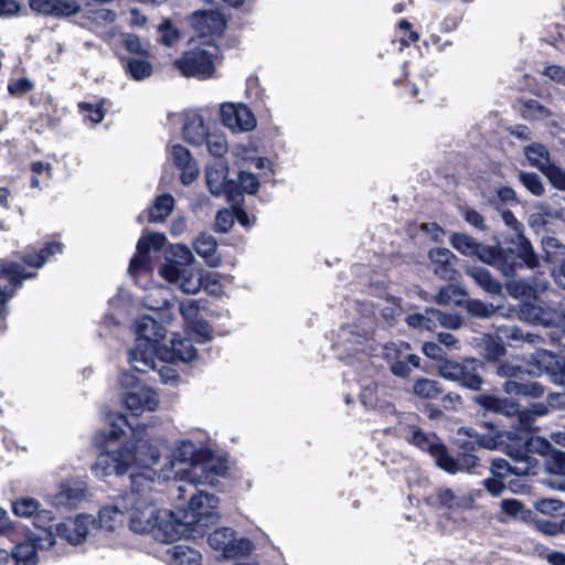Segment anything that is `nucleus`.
<instances>
[{
    "label": "nucleus",
    "mask_w": 565,
    "mask_h": 565,
    "mask_svg": "<svg viewBox=\"0 0 565 565\" xmlns=\"http://www.w3.org/2000/svg\"><path fill=\"white\" fill-rule=\"evenodd\" d=\"M161 444L146 425H138L119 449L102 452L92 470L103 479L139 469L131 472V491L125 493L127 526L136 534L150 533L156 541L170 544L182 537L183 524L171 510L158 508L149 495L156 476L150 468L159 462Z\"/></svg>",
    "instance_id": "obj_1"
},
{
    "label": "nucleus",
    "mask_w": 565,
    "mask_h": 565,
    "mask_svg": "<svg viewBox=\"0 0 565 565\" xmlns=\"http://www.w3.org/2000/svg\"><path fill=\"white\" fill-rule=\"evenodd\" d=\"M171 258L159 268V275L167 281L174 284L183 294L195 295L200 287V280L195 277V270L191 267L195 258L191 249L181 244L170 247Z\"/></svg>",
    "instance_id": "obj_2"
},
{
    "label": "nucleus",
    "mask_w": 565,
    "mask_h": 565,
    "mask_svg": "<svg viewBox=\"0 0 565 565\" xmlns=\"http://www.w3.org/2000/svg\"><path fill=\"white\" fill-rule=\"evenodd\" d=\"M217 56L218 47L211 40H191L190 49L174 61V66L185 77L204 79L213 76Z\"/></svg>",
    "instance_id": "obj_3"
},
{
    "label": "nucleus",
    "mask_w": 565,
    "mask_h": 565,
    "mask_svg": "<svg viewBox=\"0 0 565 565\" xmlns=\"http://www.w3.org/2000/svg\"><path fill=\"white\" fill-rule=\"evenodd\" d=\"M451 246L465 256H476L480 260L497 266L505 276H511L518 265L514 250H504L478 243L463 233H456L450 237Z\"/></svg>",
    "instance_id": "obj_4"
},
{
    "label": "nucleus",
    "mask_w": 565,
    "mask_h": 565,
    "mask_svg": "<svg viewBox=\"0 0 565 565\" xmlns=\"http://www.w3.org/2000/svg\"><path fill=\"white\" fill-rule=\"evenodd\" d=\"M191 493L189 507L182 519L178 518L180 524H183L182 537L194 536V533H201V529L215 523L220 519L218 499L202 490H195Z\"/></svg>",
    "instance_id": "obj_5"
},
{
    "label": "nucleus",
    "mask_w": 565,
    "mask_h": 565,
    "mask_svg": "<svg viewBox=\"0 0 565 565\" xmlns=\"http://www.w3.org/2000/svg\"><path fill=\"white\" fill-rule=\"evenodd\" d=\"M122 392V403L132 416L153 412L159 406L158 394L149 386L140 383L134 375L122 372L119 375Z\"/></svg>",
    "instance_id": "obj_6"
},
{
    "label": "nucleus",
    "mask_w": 565,
    "mask_h": 565,
    "mask_svg": "<svg viewBox=\"0 0 565 565\" xmlns=\"http://www.w3.org/2000/svg\"><path fill=\"white\" fill-rule=\"evenodd\" d=\"M225 472L226 466L224 462L205 452L199 460L192 462L177 480H184L190 488L198 490L196 486L214 484L217 478L224 476Z\"/></svg>",
    "instance_id": "obj_7"
},
{
    "label": "nucleus",
    "mask_w": 565,
    "mask_h": 565,
    "mask_svg": "<svg viewBox=\"0 0 565 565\" xmlns=\"http://www.w3.org/2000/svg\"><path fill=\"white\" fill-rule=\"evenodd\" d=\"M166 244V236L160 233H149L143 235L137 243V254L132 257L129 265V274L137 284H141V278H147L150 271L151 250H160Z\"/></svg>",
    "instance_id": "obj_8"
},
{
    "label": "nucleus",
    "mask_w": 565,
    "mask_h": 565,
    "mask_svg": "<svg viewBox=\"0 0 565 565\" xmlns=\"http://www.w3.org/2000/svg\"><path fill=\"white\" fill-rule=\"evenodd\" d=\"M481 364L476 360H467L462 363L445 361L439 366V375L445 380L458 382L462 386L479 391L483 383L479 369Z\"/></svg>",
    "instance_id": "obj_9"
},
{
    "label": "nucleus",
    "mask_w": 565,
    "mask_h": 565,
    "mask_svg": "<svg viewBox=\"0 0 565 565\" xmlns=\"http://www.w3.org/2000/svg\"><path fill=\"white\" fill-rule=\"evenodd\" d=\"M205 451L200 449L194 443L190 440H180L169 460V462L161 469L159 478L163 480H177L181 473H184L186 468L203 456Z\"/></svg>",
    "instance_id": "obj_10"
},
{
    "label": "nucleus",
    "mask_w": 565,
    "mask_h": 565,
    "mask_svg": "<svg viewBox=\"0 0 565 565\" xmlns=\"http://www.w3.org/2000/svg\"><path fill=\"white\" fill-rule=\"evenodd\" d=\"M408 441L424 451H428L436 463L447 472L455 473L459 470L457 462L448 455L445 446L434 435H426L419 428H413Z\"/></svg>",
    "instance_id": "obj_11"
},
{
    "label": "nucleus",
    "mask_w": 565,
    "mask_h": 565,
    "mask_svg": "<svg viewBox=\"0 0 565 565\" xmlns=\"http://www.w3.org/2000/svg\"><path fill=\"white\" fill-rule=\"evenodd\" d=\"M207 542L213 550L221 551L226 558L245 556L249 554L253 548V544L249 540L236 539L234 531L230 527L215 530L209 535Z\"/></svg>",
    "instance_id": "obj_12"
},
{
    "label": "nucleus",
    "mask_w": 565,
    "mask_h": 565,
    "mask_svg": "<svg viewBox=\"0 0 565 565\" xmlns=\"http://www.w3.org/2000/svg\"><path fill=\"white\" fill-rule=\"evenodd\" d=\"M32 277H34V273L28 271L20 264L0 260V317L6 311L7 301L12 297L22 280Z\"/></svg>",
    "instance_id": "obj_13"
},
{
    "label": "nucleus",
    "mask_w": 565,
    "mask_h": 565,
    "mask_svg": "<svg viewBox=\"0 0 565 565\" xmlns=\"http://www.w3.org/2000/svg\"><path fill=\"white\" fill-rule=\"evenodd\" d=\"M220 113L223 125L233 132H249L256 128L255 115L242 103H223Z\"/></svg>",
    "instance_id": "obj_14"
},
{
    "label": "nucleus",
    "mask_w": 565,
    "mask_h": 565,
    "mask_svg": "<svg viewBox=\"0 0 565 565\" xmlns=\"http://www.w3.org/2000/svg\"><path fill=\"white\" fill-rule=\"evenodd\" d=\"M529 433L522 431V429H515L513 431H509V438L512 440H516L521 448L515 449V451H510V456H512L519 463L529 465L530 470L533 468L530 454L537 452L541 455H545L550 451L551 445L547 440L537 437V436H527Z\"/></svg>",
    "instance_id": "obj_15"
},
{
    "label": "nucleus",
    "mask_w": 565,
    "mask_h": 565,
    "mask_svg": "<svg viewBox=\"0 0 565 565\" xmlns=\"http://www.w3.org/2000/svg\"><path fill=\"white\" fill-rule=\"evenodd\" d=\"M161 348L145 339H137L135 347L128 352V362L138 372L156 370L158 362H167L160 358Z\"/></svg>",
    "instance_id": "obj_16"
},
{
    "label": "nucleus",
    "mask_w": 565,
    "mask_h": 565,
    "mask_svg": "<svg viewBox=\"0 0 565 565\" xmlns=\"http://www.w3.org/2000/svg\"><path fill=\"white\" fill-rule=\"evenodd\" d=\"M89 6L88 0H29V7L32 11L50 15L57 19L70 18L76 15L82 6Z\"/></svg>",
    "instance_id": "obj_17"
},
{
    "label": "nucleus",
    "mask_w": 565,
    "mask_h": 565,
    "mask_svg": "<svg viewBox=\"0 0 565 565\" xmlns=\"http://www.w3.org/2000/svg\"><path fill=\"white\" fill-rule=\"evenodd\" d=\"M96 519L90 514H78L74 519H68L55 526L56 536L65 539L70 544L78 545L83 543Z\"/></svg>",
    "instance_id": "obj_18"
},
{
    "label": "nucleus",
    "mask_w": 565,
    "mask_h": 565,
    "mask_svg": "<svg viewBox=\"0 0 565 565\" xmlns=\"http://www.w3.org/2000/svg\"><path fill=\"white\" fill-rule=\"evenodd\" d=\"M168 160L180 170L182 184L189 185L198 179L200 174L199 164L184 146L172 145L168 150Z\"/></svg>",
    "instance_id": "obj_19"
},
{
    "label": "nucleus",
    "mask_w": 565,
    "mask_h": 565,
    "mask_svg": "<svg viewBox=\"0 0 565 565\" xmlns=\"http://www.w3.org/2000/svg\"><path fill=\"white\" fill-rule=\"evenodd\" d=\"M192 25L199 33L195 39L198 42L211 40L214 43L212 36L222 34L225 29V20L217 11H202L193 14Z\"/></svg>",
    "instance_id": "obj_20"
},
{
    "label": "nucleus",
    "mask_w": 565,
    "mask_h": 565,
    "mask_svg": "<svg viewBox=\"0 0 565 565\" xmlns=\"http://www.w3.org/2000/svg\"><path fill=\"white\" fill-rule=\"evenodd\" d=\"M367 342L369 339L365 334L360 333L353 327H345L338 334L335 348L340 354L347 353L349 356L350 354L361 353L364 356L373 351Z\"/></svg>",
    "instance_id": "obj_21"
},
{
    "label": "nucleus",
    "mask_w": 565,
    "mask_h": 565,
    "mask_svg": "<svg viewBox=\"0 0 565 565\" xmlns=\"http://www.w3.org/2000/svg\"><path fill=\"white\" fill-rule=\"evenodd\" d=\"M87 486L82 480H70L60 486L58 492L51 497L50 502L54 507L74 508L86 500Z\"/></svg>",
    "instance_id": "obj_22"
},
{
    "label": "nucleus",
    "mask_w": 565,
    "mask_h": 565,
    "mask_svg": "<svg viewBox=\"0 0 565 565\" xmlns=\"http://www.w3.org/2000/svg\"><path fill=\"white\" fill-rule=\"evenodd\" d=\"M228 168L225 161L216 160L205 169L206 185L213 195L232 196L234 184L227 179Z\"/></svg>",
    "instance_id": "obj_23"
},
{
    "label": "nucleus",
    "mask_w": 565,
    "mask_h": 565,
    "mask_svg": "<svg viewBox=\"0 0 565 565\" xmlns=\"http://www.w3.org/2000/svg\"><path fill=\"white\" fill-rule=\"evenodd\" d=\"M125 520V494L117 497L113 503L104 505L98 512V525L107 532H115L124 527Z\"/></svg>",
    "instance_id": "obj_24"
},
{
    "label": "nucleus",
    "mask_w": 565,
    "mask_h": 565,
    "mask_svg": "<svg viewBox=\"0 0 565 565\" xmlns=\"http://www.w3.org/2000/svg\"><path fill=\"white\" fill-rule=\"evenodd\" d=\"M504 223L510 226L516 236L515 243L516 253L519 258L529 267L535 268L539 265L536 257L530 242L522 235V224L515 218L512 212L505 211L502 213Z\"/></svg>",
    "instance_id": "obj_25"
},
{
    "label": "nucleus",
    "mask_w": 565,
    "mask_h": 565,
    "mask_svg": "<svg viewBox=\"0 0 565 565\" xmlns=\"http://www.w3.org/2000/svg\"><path fill=\"white\" fill-rule=\"evenodd\" d=\"M196 349L186 337H175L170 347H162L160 358L167 362H191L196 358Z\"/></svg>",
    "instance_id": "obj_26"
},
{
    "label": "nucleus",
    "mask_w": 565,
    "mask_h": 565,
    "mask_svg": "<svg viewBox=\"0 0 565 565\" xmlns=\"http://www.w3.org/2000/svg\"><path fill=\"white\" fill-rule=\"evenodd\" d=\"M39 537H30L15 544L10 553V563L12 565H39Z\"/></svg>",
    "instance_id": "obj_27"
},
{
    "label": "nucleus",
    "mask_w": 565,
    "mask_h": 565,
    "mask_svg": "<svg viewBox=\"0 0 565 565\" xmlns=\"http://www.w3.org/2000/svg\"><path fill=\"white\" fill-rule=\"evenodd\" d=\"M182 131L184 139L194 146L204 143L209 135L203 117L196 111L185 113Z\"/></svg>",
    "instance_id": "obj_28"
},
{
    "label": "nucleus",
    "mask_w": 565,
    "mask_h": 565,
    "mask_svg": "<svg viewBox=\"0 0 565 565\" xmlns=\"http://www.w3.org/2000/svg\"><path fill=\"white\" fill-rule=\"evenodd\" d=\"M433 504H439L450 510H467L472 505V498L462 492H455L450 488H438L429 498Z\"/></svg>",
    "instance_id": "obj_29"
},
{
    "label": "nucleus",
    "mask_w": 565,
    "mask_h": 565,
    "mask_svg": "<svg viewBox=\"0 0 565 565\" xmlns=\"http://www.w3.org/2000/svg\"><path fill=\"white\" fill-rule=\"evenodd\" d=\"M454 253L444 247H438L429 252V259L434 264V273L444 280H454L456 270L452 267L455 259Z\"/></svg>",
    "instance_id": "obj_30"
},
{
    "label": "nucleus",
    "mask_w": 565,
    "mask_h": 565,
    "mask_svg": "<svg viewBox=\"0 0 565 565\" xmlns=\"http://www.w3.org/2000/svg\"><path fill=\"white\" fill-rule=\"evenodd\" d=\"M145 295L141 297L142 305L150 310H162L168 308L173 298L172 290L163 285L145 286Z\"/></svg>",
    "instance_id": "obj_31"
},
{
    "label": "nucleus",
    "mask_w": 565,
    "mask_h": 565,
    "mask_svg": "<svg viewBox=\"0 0 565 565\" xmlns=\"http://www.w3.org/2000/svg\"><path fill=\"white\" fill-rule=\"evenodd\" d=\"M193 248L209 267L216 268L221 266L222 258L216 255L217 243L212 235L200 234L193 242Z\"/></svg>",
    "instance_id": "obj_32"
},
{
    "label": "nucleus",
    "mask_w": 565,
    "mask_h": 565,
    "mask_svg": "<svg viewBox=\"0 0 565 565\" xmlns=\"http://www.w3.org/2000/svg\"><path fill=\"white\" fill-rule=\"evenodd\" d=\"M521 318L534 324L550 326L556 322L557 313L533 302H524L520 309Z\"/></svg>",
    "instance_id": "obj_33"
},
{
    "label": "nucleus",
    "mask_w": 565,
    "mask_h": 565,
    "mask_svg": "<svg viewBox=\"0 0 565 565\" xmlns=\"http://www.w3.org/2000/svg\"><path fill=\"white\" fill-rule=\"evenodd\" d=\"M137 339H145L153 344L158 343L164 338L166 330L154 319L149 316H143L135 322Z\"/></svg>",
    "instance_id": "obj_34"
},
{
    "label": "nucleus",
    "mask_w": 565,
    "mask_h": 565,
    "mask_svg": "<svg viewBox=\"0 0 565 565\" xmlns=\"http://www.w3.org/2000/svg\"><path fill=\"white\" fill-rule=\"evenodd\" d=\"M475 402L488 411L503 414L505 416H513L519 413L518 404L509 398H498L491 395H481L476 397Z\"/></svg>",
    "instance_id": "obj_35"
},
{
    "label": "nucleus",
    "mask_w": 565,
    "mask_h": 565,
    "mask_svg": "<svg viewBox=\"0 0 565 565\" xmlns=\"http://www.w3.org/2000/svg\"><path fill=\"white\" fill-rule=\"evenodd\" d=\"M53 520L54 515L52 511L41 508L32 518L33 525L45 532L46 537L44 541L49 547L53 546L56 542V531H53L52 526Z\"/></svg>",
    "instance_id": "obj_36"
},
{
    "label": "nucleus",
    "mask_w": 565,
    "mask_h": 565,
    "mask_svg": "<svg viewBox=\"0 0 565 565\" xmlns=\"http://www.w3.org/2000/svg\"><path fill=\"white\" fill-rule=\"evenodd\" d=\"M174 199L170 194L158 196L149 210L150 222H163L173 211Z\"/></svg>",
    "instance_id": "obj_37"
},
{
    "label": "nucleus",
    "mask_w": 565,
    "mask_h": 565,
    "mask_svg": "<svg viewBox=\"0 0 565 565\" xmlns=\"http://www.w3.org/2000/svg\"><path fill=\"white\" fill-rule=\"evenodd\" d=\"M524 152L530 164L543 173L552 166L548 151L542 143H532L525 148Z\"/></svg>",
    "instance_id": "obj_38"
},
{
    "label": "nucleus",
    "mask_w": 565,
    "mask_h": 565,
    "mask_svg": "<svg viewBox=\"0 0 565 565\" xmlns=\"http://www.w3.org/2000/svg\"><path fill=\"white\" fill-rule=\"evenodd\" d=\"M174 565H200L201 554L186 545H175L169 551Z\"/></svg>",
    "instance_id": "obj_39"
},
{
    "label": "nucleus",
    "mask_w": 565,
    "mask_h": 565,
    "mask_svg": "<svg viewBox=\"0 0 565 565\" xmlns=\"http://www.w3.org/2000/svg\"><path fill=\"white\" fill-rule=\"evenodd\" d=\"M443 393L437 381L430 379H418L414 382L413 394L420 399H436Z\"/></svg>",
    "instance_id": "obj_40"
},
{
    "label": "nucleus",
    "mask_w": 565,
    "mask_h": 565,
    "mask_svg": "<svg viewBox=\"0 0 565 565\" xmlns=\"http://www.w3.org/2000/svg\"><path fill=\"white\" fill-rule=\"evenodd\" d=\"M504 391L509 395H524L531 397H541L543 395V387L539 383H518L516 381L509 380L504 384Z\"/></svg>",
    "instance_id": "obj_41"
},
{
    "label": "nucleus",
    "mask_w": 565,
    "mask_h": 565,
    "mask_svg": "<svg viewBox=\"0 0 565 565\" xmlns=\"http://www.w3.org/2000/svg\"><path fill=\"white\" fill-rule=\"evenodd\" d=\"M40 508V502L31 497H19L11 502L13 514L22 519H32Z\"/></svg>",
    "instance_id": "obj_42"
},
{
    "label": "nucleus",
    "mask_w": 565,
    "mask_h": 565,
    "mask_svg": "<svg viewBox=\"0 0 565 565\" xmlns=\"http://www.w3.org/2000/svg\"><path fill=\"white\" fill-rule=\"evenodd\" d=\"M383 392L384 390L375 383L365 385L361 392V402L369 408H384L386 401L380 396Z\"/></svg>",
    "instance_id": "obj_43"
},
{
    "label": "nucleus",
    "mask_w": 565,
    "mask_h": 565,
    "mask_svg": "<svg viewBox=\"0 0 565 565\" xmlns=\"http://www.w3.org/2000/svg\"><path fill=\"white\" fill-rule=\"evenodd\" d=\"M491 472H492V476L507 479L509 475H519V476L529 475L530 467H529V465H526V466L522 465L521 467L511 466L504 459H494L492 461Z\"/></svg>",
    "instance_id": "obj_44"
},
{
    "label": "nucleus",
    "mask_w": 565,
    "mask_h": 565,
    "mask_svg": "<svg viewBox=\"0 0 565 565\" xmlns=\"http://www.w3.org/2000/svg\"><path fill=\"white\" fill-rule=\"evenodd\" d=\"M468 273L486 291L491 294L500 292V282L493 279L488 270L483 268H472L469 269Z\"/></svg>",
    "instance_id": "obj_45"
},
{
    "label": "nucleus",
    "mask_w": 565,
    "mask_h": 565,
    "mask_svg": "<svg viewBox=\"0 0 565 565\" xmlns=\"http://www.w3.org/2000/svg\"><path fill=\"white\" fill-rule=\"evenodd\" d=\"M129 75L136 81H143L152 73V65L143 58H129L126 64Z\"/></svg>",
    "instance_id": "obj_46"
},
{
    "label": "nucleus",
    "mask_w": 565,
    "mask_h": 565,
    "mask_svg": "<svg viewBox=\"0 0 565 565\" xmlns=\"http://www.w3.org/2000/svg\"><path fill=\"white\" fill-rule=\"evenodd\" d=\"M107 420L110 428L104 435L105 440L108 443L119 439L125 433V428L128 426L127 417L122 414H110Z\"/></svg>",
    "instance_id": "obj_47"
},
{
    "label": "nucleus",
    "mask_w": 565,
    "mask_h": 565,
    "mask_svg": "<svg viewBox=\"0 0 565 565\" xmlns=\"http://www.w3.org/2000/svg\"><path fill=\"white\" fill-rule=\"evenodd\" d=\"M62 253V245L58 243H50L38 255H26L24 257V263L31 267L39 268L41 267L50 256H54L56 254Z\"/></svg>",
    "instance_id": "obj_48"
},
{
    "label": "nucleus",
    "mask_w": 565,
    "mask_h": 565,
    "mask_svg": "<svg viewBox=\"0 0 565 565\" xmlns=\"http://www.w3.org/2000/svg\"><path fill=\"white\" fill-rule=\"evenodd\" d=\"M547 412L544 404H533L530 409L519 414V425L522 431L529 433L533 429L532 423L536 416H542Z\"/></svg>",
    "instance_id": "obj_49"
},
{
    "label": "nucleus",
    "mask_w": 565,
    "mask_h": 565,
    "mask_svg": "<svg viewBox=\"0 0 565 565\" xmlns=\"http://www.w3.org/2000/svg\"><path fill=\"white\" fill-rule=\"evenodd\" d=\"M195 277H198L200 280V287L198 288V292L201 289H204L210 295H218L221 292L218 274L195 270Z\"/></svg>",
    "instance_id": "obj_50"
},
{
    "label": "nucleus",
    "mask_w": 565,
    "mask_h": 565,
    "mask_svg": "<svg viewBox=\"0 0 565 565\" xmlns=\"http://www.w3.org/2000/svg\"><path fill=\"white\" fill-rule=\"evenodd\" d=\"M433 315L434 329L441 326L448 329H458L461 327V318L454 313H445L438 309L430 308Z\"/></svg>",
    "instance_id": "obj_51"
},
{
    "label": "nucleus",
    "mask_w": 565,
    "mask_h": 565,
    "mask_svg": "<svg viewBox=\"0 0 565 565\" xmlns=\"http://www.w3.org/2000/svg\"><path fill=\"white\" fill-rule=\"evenodd\" d=\"M31 171L33 173L31 185L33 188H40L41 181L46 183L52 178V166L47 162L35 161L31 164Z\"/></svg>",
    "instance_id": "obj_52"
},
{
    "label": "nucleus",
    "mask_w": 565,
    "mask_h": 565,
    "mask_svg": "<svg viewBox=\"0 0 565 565\" xmlns=\"http://www.w3.org/2000/svg\"><path fill=\"white\" fill-rule=\"evenodd\" d=\"M463 296H465V292L462 291L461 288H459L457 286L449 285L439 290V292L435 297V300L439 305L460 303Z\"/></svg>",
    "instance_id": "obj_53"
},
{
    "label": "nucleus",
    "mask_w": 565,
    "mask_h": 565,
    "mask_svg": "<svg viewBox=\"0 0 565 565\" xmlns=\"http://www.w3.org/2000/svg\"><path fill=\"white\" fill-rule=\"evenodd\" d=\"M544 466L548 473L565 476V452L553 450L546 458Z\"/></svg>",
    "instance_id": "obj_54"
},
{
    "label": "nucleus",
    "mask_w": 565,
    "mask_h": 565,
    "mask_svg": "<svg viewBox=\"0 0 565 565\" xmlns=\"http://www.w3.org/2000/svg\"><path fill=\"white\" fill-rule=\"evenodd\" d=\"M209 152L221 158L227 151V141L224 135L221 134H209L205 140Z\"/></svg>",
    "instance_id": "obj_55"
},
{
    "label": "nucleus",
    "mask_w": 565,
    "mask_h": 565,
    "mask_svg": "<svg viewBox=\"0 0 565 565\" xmlns=\"http://www.w3.org/2000/svg\"><path fill=\"white\" fill-rule=\"evenodd\" d=\"M482 347L486 352V356L489 360H498L504 354V347L502 340L495 339L489 334L482 338Z\"/></svg>",
    "instance_id": "obj_56"
},
{
    "label": "nucleus",
    "mask_w": 565,
    "mask_h": 565,
    "mask_svg": "<svg viewBox=\"0 0 565 565\" xmlns=\"http://www.w3.org/2000/svg\"><path fill=\"white\" fill-rule=\"evenodd\" d=\"M411 350L406 342L388 343L383 348V356L391 364L397 360L404 359V355Z\"/></svg>",
    "instance_id": "obj_57"
},
{
    "label": "nucleus",
    "mask_w": 565,
    "mask_h": 565,
    "mask_svg": "<svg viewBox=\"0 0 565 565\" xmlns=\"http://www.w3.org/2000/svg\"><path fill=\"white\" fill-rule=\"evenodd\" d=\"M542 246L548 262H555L558 256L564 255L565 253V247L557 238L552 236L543 237Z\"/></svg>",
    "instance_id": "obj_58"
},
{
    "label": "nucleus",
    "mask_w": 565,
    "mask_h": 565,
    "mask_svg": "<svg viewBox=\"0 0 565 565\" xmlns=\"http://www.w3.org/2000/svg\"><path fill=\"white\" fill-rule=\"evenodd\" d=\"M498 338H500V340H507V341L534 342L536 337H534L530 333L523 334L522 331L518 327H500L498 329Z\"/></svg>",
    "instance_id": "obj_59"
},
{
    "label": "nucleus",
    "mask_w": 565,
    "mask_h": 565,
    "mask_svg": "<svg viewBox=\"0 0 565 565\" xmlns=\"http://www.w3.org/2000/svg\"><path fill=\"white\" fill-rule=\"evenodd\" d=\"M406 322L409 327L422 329V330H433V315L430 313V308L426 309L425 313H414L409 315L406 318Z\"/></svg>",
    "instance_id": "obj_60"
},
{
    "label": "nucleus",
    "mask_w": 565,
    "mask_h": 565,
    "mask_svg": "<svg viewBox=\"0 0 565 565\" xmlns=\"http://www.w3.org/2000/svg\"><path fill=\"white\" fill-rule=\"evenodd\" d=\"M34 88V83L26 77L10 81L8 92L13 97H22Z\"/></svg>",
    "instance_id": "obj_61"
},
{
    "label": "nucleus",
    "mask_w": 565,
    "mask_h": 565,
    "mask_svg": "<svg viewBox=\"0 0 565 565\" xmlns=\"http://www.w3.org/2000/svg\"><path fill=\"white\" fill-rule=\"evenodd\" d=\"M79 110L85 119L92 124H98L104 118V110L102 104L81 103Z\"/></svg>",
    "instance_id": "obj_62"
},
{
    "label": "nucleus",
    "mask_w": 565,
    "mask_h": 565,
    "mask_svg": "<svg viewBox=\"0 0 565 565\" xmlns=\"http://www.w3.org/2000/svg\"><path fill=\"white\" fill-rule=\"evenodd\" d=\"M231 152L239 162H252L256 159L257 149L252 143H237Z\"/></svg>",
    "instance_id": "obj_63"
},
{
    "label": "nucleus",
    "mask_w": 565,
    "mask_h": 565,
    "mask_svg": "<svg viewBox=\"0 0 565 565\" xmlns=\"http://www.w3.org/2000/svg\"><path fill=\"white\" fill-rule=\"evenodd\" d=\"M544 174L554 188L565 191V169L551 166Z\"/></svg>",
    "instance_id": "obj_64"
}]
</instances>
